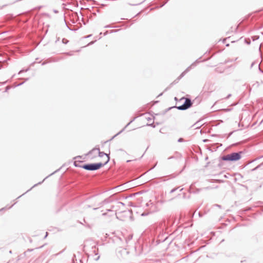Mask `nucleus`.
I'll list each match as a JSON object with an SVG mask.
<instances>
[{"label": "nucleus", "instance_id": "nucleus-1", "mask_svg": "<svg viewBox=\"0 0 263 263\" xmlns=\"http://www.w3.org/2000/svg\"><path fill=\"white\" fill-rule=\"evenodd\" d=\"M89 157L91 160L97 162V163H100L105 161L103 166L105 165L109 160L108 154L104 152H101L99 149L94 148L89 153Z\"/></svg>", "mask_w": 263, "mask_h": 263}, {"label": "nucleus", "instance_id": "nucleus-2", "mask_svg": "<svg viewBox=\"0 0 263 263\" xmlns=\"http://www.w3.org/2000/svg\"><path fill=\"white\" fill-rule=\"evenodd\" d=\"M241 152L233 153L222 157V159L224 161H235L239 160L241 158Z\"/></svg>", "mask_w": 263, "mask_h": 263}, {"label": "nucleus", "instance_id": "nucleus-3", "mask_svg": "<svg viewBox=\"0 0 263 263\" xmlns=\"http://www.w3.org/2000/svg\"><path fill=\"white\" fill-rule=\"evenodd\" d=\"M105 162L104 161L103 162H101L100 163H94V164H85L83 165V168L89 171H94L97 170L100 168L101 167L103 166V164Z\"/></svg>", "mask_w": 263, "mask_h": 263}, {"label": "nucleus", "instance_id": "nucleus-4", "mask_svg": "<svg viewBox=\"0 0 263 263\" xmlns=\"http://www.w3.org/2000/svg\"><path fill=\"white\" fill-rule=\"evenodd\" d=\"M184 100L185 102L183 105H179L177 106V108L180 110H184L188 108H189L191 105L192 103L191 100L187 98H182L181 101Z\"/></svg>", "mask_w": 263, "mask_h": 263}, {"label": "nucleus", "instance_id": "nucleus-5", "mask_svg": "<svg viewBox=\"0 0 263 263\" xmlns=\"http://www.w3.org/2000/svg\"><path fill=\"white\" fill-rule=\"evenodd\" d=\"M81 157H77L75 158V161L74 162V165L76 167H82L83 166V165L82 164L83 163V161L80 160Z\"/></svg>", "mask_w": 263, "mask_h": 263}, {"label": "nucleus", "instance_id": "nucleus-6", "mask_svg": "<svg viewBox=\"0 0 263 263\" xmlns=\"http://www.w3.org/2000/svg\"><path fill=\"white\" fill-rule=\"evenodd\" d=\"M121 214H122V213H121V212L117 213L116 216L118 219H119L120 220H123L124 217H123V216H122L121 215Z\"/></svg>", "mask_w": 263, "mask_h": 263}, {"label": "nucleus", "instance_id": "nucleus-7", "mask_svg": "<svg viewBox=\"0 0 263 263\" xmlns=\"http://www.w3.org/2000/svg\"><path fill=\"white\" fill-rule=\"evenodd\" d=\"M256 67L257 68V67L258 68V64H257V63H256Z\"/></svg>", "mask_w": 263, "mask_h": 263}]
</instances>
